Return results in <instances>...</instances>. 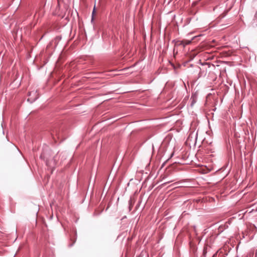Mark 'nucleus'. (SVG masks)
Listing matches in <instances>:
<instances>
[{
  "label": "nucleus",
  "mask_w": 257,
  "mask_h": 257,
  "mask_svg": "<svg viewBox=\"0 0 257 257\" xmlns=\"http://www.w3.org/2000/svg\"><path fill=\"white\" fill-rule=\"evenodd\" d=\"M195 37H193L191 40H184L181 42V44L184 46L189 45L191 44L192 40H193Z\"/></svg>",
  "instance_id": "1"
},
{
  "label": "nucleus",
  "mask_w": 257,
  "mask_h": 257,
  "mask_svg": "<svg viewBox=\"0 0 257 257\" xmlns=\"http://www.w3.org/2000/svg\"><path fill=\"white\" fill-rule=\"evenodd\" d=\"M28 101H31V102H32V101L30 100V98H28Z\"/></svg>",
  "instance_id": "2"
},
{
  "label": "nucleus",
  "mask_w": 257,
  "mask_h": 257,
  "mask_svg": "<svg viewBox=\"0 0 257 257\" xmlns=\"http://www.w3.org/2000/svg\"><path fill=\"white\" fill-rule=\"evenodd\" d=\"M234 136H235V137H238V136H237L236 134H235Z\"/></svg>",
  "instance_id": "3"
},
{
  "label": "nucleus",
  "mask_w": 257,
  "mask_h": 257,
  "mask_svg": "<svg viewBox=\"0 0 257 257\" xmlns=\"http://www.w3.org/2000/svg\"><path fill=\"white\" fill-rule=\"evenodd\" d=\"M94 10H95V9H93V12H92V14H94Z\"/></svg>",
  "instance_id": "4"
}]
</instances>
